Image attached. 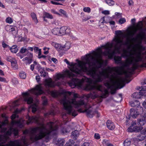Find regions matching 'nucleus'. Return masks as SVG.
I'll return each mask as SVG.
<instances>
[{
  "instance_id": "f257e3e1",
  "label": "nucleus",
  "mask_w": 146,
  "mask_h": 146,
  "mask_svg": "<svg viewBox=\"0 0 146 146\" xmlns=\"http://www.w3.org/2000/svg\"><path fill=\"white\" fill-rule=\"evenodd\" d=\"M105 45L102 46L101 47L97 49V51H95L96 52H98V49L100 48L102 51L101 54V58L102 63L100 66L99 64L96 62V65L93 66V67L95 69L96 76H98L102 78L101 81L99 82H95V79H93L94 85H87L85 89L86 90H92L91 92L88 94L86 97L87 98H91L92 99H94L96 98L99 97L100 98H104L107 94H108V90L104 88L102 85L98 84L97 83L103 81L104 78H107L108 80L104 82V85L107 88L111 90V94H114L118 88L120 89L124 87L125 84V82L128 83L130 81H128L127 78L133 74L134 70L136 69L139 66V62L141 61L138 62V66L135 68V66H133L132 62L130 64H126L127 60L130 57V56H123V51L126 49H123L122 56L124 58H127L125 61L122 63L121 60V57L119 56H115L114 57L115 63L117 64H121L122 66L120 67L117 66L116 67H111L108 66L106 68H101L100 70V68H102L104 65V67L107 65V61H104L102 59V55L105 56H108L109 58H112L113 55L116 53H120V49H120V52H115L113 55V56L110 58L108 55L104 54V53L106 51V49L103 46Z\"/></svg>"
},
{
  "instance_id": "f03ea898",
  "label": "nucleus",
  "mask_w": 146,
  "mask_h": 146,
  "mask_svg": "<svg viewBox=\"0 0 146 146\" xmlns=\"http://www.w3.org/2000/svg\"><path fill=\"white\" fill-rule=\"evenodd\" d=\"M142 21L138 23L136 27L133 28L132 31H129L126 38L127 41H123L124 35L120 31H116V35L113 39V42H108L104 46L106 51L104 53L111 57L115 52H120V49L124 46H127V49L124 50L123 56H130L127 60L126 64L133 63L135 68L138 66V62L143 61V57L141 51L145 49L141 45L142 40L146 42V36L144 31Z\"/></svg>"
},
{
  "instance_id": "7ed1b4c3",
  "label": "nucleus",
  "mask_w": 146,
  "mask_h": 146,
  "mask_svg": "<svg viewBox=\"0 0 146 146\" xmlns=\"http://www.w3.org/2000/svg\"><path fill=\"white\" fill-rule=\"evenodd\" d=\"M98 52H96L93 51L91 54H86L82 59V61L76 60L77 63H71L70 64L67 59L64 60L69 66L70 71L76 74H80L82 72H86L88 75L95 79V82H99L101 81L102 78L96 76L95 74L96 70L93 66L96 65V62L100 64V67L102 63V61L101 58L102 51L100 48L98 49Z\"/></svg>"
},
{
  "instance_id": "20e7f679",
  "label": "nucleus",
  "mask_w": 146,
  "mask_h": 146,
  "mask_svg": "<svg viewBox=\"0 0 146 146\" xmlns=\"http://www.w3.org/2000/svg\"><path fill=\"white\" fill-rule=\"evenodd\" d=\"M41 118L37 116H33L31 117H28V119L27 121V123L28 125L29 123L34 122L40 125L33 128L31 131L32 133L34 135L31 137V139H34L35 141L45 137L46 140L49 138V134L52 133L53 134L57 133V130L58 129L57 125H56L52 122L48 123L46 127L40 122Z\"/></svg>"
},
{
  "instance_id": "39448f33",
  "label": "nucleus",
  "mask_w": 146,
  "mask_h": 146,
  "mask_svg": "<svg viewBox=\"0 0 146 146\" xmlns=\"http://www.w3.org/2000/svg\"><path fill=\"white\" fill-rule=\"evenodd\" d=\"M71 93V92H66L63 95V98L60 100V102L61 104H63L67 114L75 116L78 114L77 112L74 109L73 107L77 108L83 105L86 106V104L82 100L78 102L76 101L75 98L78 97V94H74V98H70L69 96Z\"/></svg>"
},
{
  "instance_id": "423d86ee",
  "label": "nucleus",
  "mask_w": 146,
  "mask_h": 146,
  "mask_svg": "<svg viewBox=\"0 0 146 146\" xmlns=\"http://www.w3.org/2000/svg\"><path fill=\"white\" fill-rule=\"evenodd\" d=\"M2 125H0V129L1 128ZM6 128L2 129L1 132L4 133L3 135H0V146H22L23 144L26 145L27 141L25 138H23L21 140H16L14 141H11L8 144L3 145L5 142L9 138L8 136L10 135L13 131L15 136H16L18 133V130L16 128H13L11 127L7 131Z\"/></svg>"
},
{
  "instance_id": "0eeeda50",
  "label": "nucleus",
  "mask_w": 146,
  "mask_h": 146,
  "mask_svg": "<svg viewBox=\"0 0 146 146\" xmlns=\"http://www.w3.org/2000/svg\"><path fill=\"white\" fill-rule=\"evenodd\" d=\"M43 93L42 88L40 85L36 86L35 88L32 89L28 92L22 94L24 101L28 104L33 102V99L31 97V94H34L36 96L40 95Z\"/></svg>"
},
{
  "instance_id": "6e6552de",
  "label": "nucleus",
  "mask_w": 146,
  "mask_h": 146,
  "mask_svg": "<svg viewBox=\"0 0 146 146\" xmlns=\"http://www.w3.org/2000/svg\"><path fill=\"white\" fill-rule=\"evenodd\" d=\"M23 109H24L23 108H21L20 110L16 109L14 113L11 116V119L12 120L11 123L12 125H16L20 128H22L23 126L25 120L21 118L19 120L17 121L14 120L16 117H18V115H17V113H20Z\"/></svg>"
},
{
  "instance_id": "1a4fd4ad",
  "label": "nucleus",
  "mask_w": 146,
  "mask_h": 146,
  "mask_svg": "<svg viewBox=\"0 0 146 146\" xmlns=\"http://www.w3.org/2000/svg\"><path fill=\"white\" fill-rule=\"evenodd\" d=\"M92 82V80L86 77L83 78L81 80L73 78L72 80L69 82V84L71 88H74L76 86L81 87L82 83L84 82H86L91 83Z\"/></svg>"
},
{
  "instance_id": "9d476101",
  "label": "nucleus",
  "mask_w": 146,
  "mask_h": 146,
  "mask_svg": "<svg viewBox=\"0 0 146 146\" xmlns=\"http://www.w3.org/2000/svg\"><path fill=\"white\" fill-rule=\"evenodd\" d=\"M75 76V74L72 72L70 70H66L63 74H57L55 78V80L57 81L61 78H63L64 77L66 76L70 78H72Z\"/></svg>"
},
{
  "instance_id": "9b49d317",
  "label": "nucleus",
  "mask_w": 146,
  "mask_h": 146,
  "mask_svg": "<svg viewBox=\"0 0 146 146\" xmlns=\"http://www.w3.org/2000/svg\"><path fill=\"white\" fill-rule=\"evenodd\" d=\"M60 35H64L65 34L71 35V30L69 27H62L59 30Z\"/></svg>"
},
{
  "instance_id": "f8f14e48",
  "label": "nucleus",
  "mask_w": 146,
  "mask_h": 146,
  "mask_svg": "<svg viewBox=\"0 0 146 146\" xmlns=\"http://www.w3.org/2000/svg\"><path fill=\"white\" fill-rule=\"evenodd\" d=\"M45 86L46 87H53L55 86L54 83L52 81L51 79H49L45 80Z\"/></svg>"
},
{
  "instance_id": "ddd939ff",
  "label": "nucleus",
  "mask_w": 146,
  "mask_h": 146,
  "mask_svg": "<svg viewBox=\"0 0 146 146\" xmlns=\"http://www.w3.org/2000/svg\"><path fill=\"white\" fill-rule=\"evenodd\" d=\"M86 112L87 115L90 117H92V115L95 114H98V112L96 111H94L91 108H89V109H86L85 111L82 112Z\"/></svg>"
},
{
  "instance_id": "4468645a",
  "label": "nucleus",
  "mask_w": 146,
  "mask_h": 146,
  "mask_svg": "<svg viewBox=\"0 0 146 146\" xmlns=\"http://www.w3.org/2000/svg\"><path fill=\"white\" fill-rule=\"evenodd\" d=\"M146 123L145 119L144 117L141 116L137 120V124L140 126L144 125Z\"/></svg>"
},
{
  "instance_id": "2eb2a0df",
  "label": "nucleus",
  "mask_w": 146,
  "mask_h": 146,
  "mask_svg": "<svg viewBox=\"0 0 146 146\" xmlns=\"http://www.w3.org/2000/svg\"><path fill=\"white\" fill-rule=\"evenodd\" d=\"M130 114L131 116L133 118H136L139 115V113L135 109H131L130 111Z\"/></svg>"
},
{
  "instance_id": "dca6fc26",
  "label": "nucleus",
  "mask_w": 146,
  "mask_h": 146,
  "mask_svg": "<svg viewBox=\"0 0 146 146\" xmlns=\"http://www.w3.org/2000/svg\"><path fill=\"white\" fill-rule=\"evenodd\" d=\"M144 94L143 93V92L141 91H140L139 92H135L132 95V97L133 98L136 99H139L141 98L142 96Z\"/></svg>"
},
{
  "instance_id": "f3484780",
  "label": "nucleus",
  "mask_w": 146,
  "mask_h": 146,
  "mask_svg": "<svg viewBox=\"0 0 146 146\" xmlns=\"http://www.w3.org/2000/svg\"><path fill=\"white\" fill-rule=\"evenodd\" d=\"M106 125L108 128L110 130H113L115 128V125L110 120L107 121Z\"/></svg>"
},
{
  "instance_id": "a211bd4d",
  "label": "nucleus",
  "mask_w": 146,
  "mask_h": 146,
  "mask_svg": "<svg viewBox=\"0 0 146 146\" xmlns=\"http://www.w3.org/2000/svg\"><path fill=\"white\" fill-rule=\"evenodd\" d=\"M5 30L9 32H13V33L14 32H15V31L14 30L15 29L11 25H7L5 28Z\"/></svg>"
},
{
  "instance_id": "6ab92c4d",
  "label": "nucleus",
  "mask_w": 146,
  "mask_h": 146,
  "mask_svg": "<svg viewBox=\"0 0 146 146\" xmlns=\"http://www.w3.org/2000/svg\"><path fill=\"white\" fill-rule=\"evenodd\" d=\"M130 105L133 107L138 106H139L140 103L137 100H135L134 101H131L129 102Z\"/></svg>"
},
{
  "instance_id": "aec40b11",
  "label": "nucleus",
  "mask_w": 146,
  "mask_h": 146,
  "mask_svg": "<svg viewBox=\"0 0 146 146\" xmlns=\"http://www.w3.org/2000/svg\"><path fill=\"white\" fill-rule=\"evenodd\" d=\"M70 45L71 44L70 42H66L64 46H62V50H66L69 49L70 48Z\"/></svg>"
},
{
  "instance_id": "412c9836",
  "label": "nucleus",
  "mask_w": 146,
  "mask_h": 146,
  "mask_svg": "<svg viewBox=\"0 0 146 146\" xmlns=\"http://www.w3.org/2000/svg\"><path fill=\"white\" fill-rule=\"evenodd\" d=\"M17 61L15 60L11 63L12 68L14 70H17L18 68V65L17 64Z\"/></svg>"
},
{
  "instance_id": "4be33fe9",
  "label": "nucleus",
  "mask_w": 146,
  "mask_h": 146,
  "mask_svg": "<svg viewBox=\"0 0 146 146\" xmlns=\"http://www.w3.org/2000/svg\"><path fill=\"white\" fill-rule=\"evenodd\" d=\"M139 140L140 141L143 140L146 137V134L144 132V133H142V131H141V133L138 137Z\"/></svg>"
},
{
  "instance_id": "5701e85b",
  "label": "nucleus",
  "mask_w": 146,
  "mask_h": 146,
  "mask_svg": "<svg viewBox=\"0 0 146 146\" xmlns=\"http://www.w3.org/2000/svg\"><path fill=\"white\" fill-rule=\"evenodd\" d=\"M31 16L34 22L35 23H37L38 22V21L36 14L34 13H32L31 14Z\"/></svg>"
},
{
  "instance_id": "b1692460",
  "label": "nucleus",
  "mask_w": 146,
  "mask_h": 146,
  "mask_svg": "<svg viewBox=\"0 0 146 146\" xmlns=\"http://www.w3.org/2000/svg\"><path fill=\"white\" fill-rule=\"evenodd\" d=\"M10 49L11 52L14 53H16L18 51L17 46L16 45H14L12 46L10 48Z\"/></svg>"
},
{
  "instance_id": "393cba45",
  "label": "nucleus",
  "mask_w": 146,
  "mask_h": 146,
  "mask_svg": "<svg viewBox=\"0 0 146 146\" xmlns=\"http://www.w3.org/2000/svg\"><path fill=\"white\" fill-rule=\"evenodd\" d=\"M38 71L40 74V76L43 77H45L47 74L48 73L45 72L43 68H41L39 69Z\"/></svg>"
},
{
  "instance_id": "a878e982",
  "label": "nucleus",
  "mask_w": 146,
  "mask_h": 146,
  "mask_svg": "<svg viewBox=\"0 0 146 146\" xmlns=\"http://www.w3.org/2000/svg\"><path fill=\"white\" fill-rule=\"evenodd\" d=\"M135 110H137L139 115L142 114L143 112V108L140 106H137Z\"/></svg>"
},
{
  "instance_id": "bb28decb",
  "label": "nucleus",
  "mask_w": 146,
  "mask_h": 146,
  "mask_svg": "<svg viewBox=\"0 0 146 146\" xmlns=\"http://www.w3.org/2000/svg\"><path fill=\"white\" fill-rule=\"evenodd\" d=\"M52 33L55 35H59V29L58 28H55L52 31Z\"/></svg>"
},
{
  "instance_id": "cd10ccee",
  "label": "nucleus",
  "mask_w": 146,
  "mask_h": 146,
  "mask_svg": "<svg viewBox=\"0 0 146 146\" xmlns=\"http://www.w3.org/2000/svg\"><path fill=\"white\" fill-rule=\"evenodd\" d=\"M72 135L73 137V139H76V137L78 136L79 135L78 131L77 130H75L72 132Z\"/></svg>"
},
{
  "instance_id": "c85d7f7f",
  "label": "nucleus",
  "mask_w": 146,
  "mask_h": 146,
  "mask_svg": "<svg viewBox=\"0 0 146 146\" xmlns=\"http://www.w3.org/2000/svg\"><path fill=\"white\" fill-rule=\"evenodd\" d=\"M74 144V142L72 140H70L67 142L65 145V146H72Z\"/></svg>"
},
{
  "instance_id": "c756f323",
  "label": "nucleus",
  "mask_w": 146,
  "mask_h": 146,
  "mask_svg": "<svg viewBox=\"0 0 146 146\" xmlns=\"http://www.w3.org/2000/svg\"><path fill=\"white\" fill-rule=\"evenodd\" d=\"M44 18H45L46 17L50 19H52L53 18V17L52 16V15H50L49 13H44Z\"/></svg>"
},
{
  "instance_id": "7c9ffc66",
  "label": "nucleus",
  "mask_w": 146,
  "mask_h": 146,
  "mask_svg": "<svg viewBox=\"0 0 146 146\" xmlns=\"http://www.w3.org/2000/svg\"><path fill=\"white\" fill-rule=\"evenodd\" d=\"M131 141L128 139H126L124 142V146H129L131 144Z\"/></svg>"
},
{
  "instance_id": "2f4dec72",
  "label": "nucleus",
  "mask_w": 146,
  "mask_h": 146,
  "mask_svg": "<svg viewBox=\"0 0 146 146\" xmlns=\"http://www.w3.org/2000/svg\"><path fill=\"white\" fill-rule=\"evenodd\" d=\"M42 98L43 101V106L46 105L47 104L48 101L45 96H42Z\"/></svg>"
},
{
  "instance_id": "473e14b6",
  "label": "nucleus",
  "mask_w": 146,
  "mask_h": 146,
  "mask_svg": "<svg viewBox=\"0 0 146 146\" xmlns=\"http://www.w3.org/2000/svg\"><path fill=\"white\" fill-rule=\"evenodd\" d=\"M20 77L22 79H25L26 77V74L25 72H21L19 74Z\"/></svg>"
},
{
  "instance_id": "72a5a7b5",
  "label": "nucleus",
  "mask_w": 146,
  "mask_h": 146,
  "mask_svg": "<svg viewBox=\"0 0 146 146\" xmlns=\"http://www.w3.org/2000/svg\"><path fill=\"white\" fill-rule=\"evenodd\" d=\"M54 46L56 49L58 50L59 49L62 50V46H61L60 44H59L55 43Z\"/></svg>"
},
{
  "instance_id": "f704fd0d",
  "label": "nucleus",
  "mask_w": 146,
  "mask_h": 146,
  "mask_svg": "<svg viewBox=\"0 0 146 146\" xmlns=\"http://www.w3.org/2000/svg\"><path fill=\"white\" fill-rule=\"evenodd\" d=\"M106 3L109 5L111 6L114 4L113 0H105Z\"/></svg>"
},
{
  "instance_id": "c9c22d12",
  "label": "nucleus",
  "mask_w": 146,
  "mask_h": 146,
  "mask_svg": "<svg viewBox=\"0 0 146 146\" xmlns=\"http://www.w3.org/2000/svg\"><path fill=\"white\" fill-rule=\"evenodd\" d=\"M133 129L134 132H138L141 129L142 127L136 126L133 127Z\"/></svg>"
},
{
  "instance_id": "e433bc0d",
  "label": "nucleus",
  "mask_w": 146,
  "mask_h": 146,
  "mask_svg": "<svg viewBox=\"0 0 146 146\" xmlns=\"http://www.w3.org/2000/svg\"><path fill=\"white\" fill-rule=\"evenodd\" d=\"M23 61L27 60V62L29 64L31 63L32 61V59L29 58L28 57H26L23 59Z\"/></svg>"
},
{
  "instance_id": "4c0bfd02",
  "label": "nucleus",
  "mask_w": 146,
  "mask_h": 146,
  "mask_svg": "<svg viewBox=\"0 0 146 146\" xmlns=\"http://www.w3.org/2000/svg\"><path fill=\"white\" fill-rule=\"evenodd\" d=\"M19 104L18 102V100H17L13 103L12 106L14 108L19 106Z\"/></svg>"
},
{
  "instance_id": "58836bf2",
  "label": "nucleus",
  "mask_w": 146,
  "mask_h": 146,
  "mask_svg": "<svg viewBox=\"0 0 146 146\" xmlns=\"http://www.w3.org/2000/svg\"><path fill=\"white\" fill-rule=\"evenodd\" d=\"M51 94L53 97H56L58 96V92L56 91H52L51 92Z\"/></svg>"
},
{
  "instance_id": "ea45409f",
  "label": "nucleus",
  "mask_w": 146,
  "mask_h": 146,
  "mask_svg": "<svg viewBox=\"0 0 146 146\" xmlns=\"http://www.w3.org/2000/svg\"><path fill=\"white\" fill-rule=\"evenodd\" d=\"M7 61L10 62H11V63H12V62H13L15 60V59L14 58H12L11 56H9L7 57Z\"/></svg>"
},
{
  "instance_id": "a19ab883",
  "label": "nucleus",
  "mask_w": 146,
  "mask_h": 146,
  "mask_svg": "<svg viewBox=\"0 0 146 146\" xmlns=\"http://www.w3.org/2000/svg\"><path fill=\"white\" fill-rule=\"evenodd\" d=\"M83 11L89 13L90 12L91 9L89 7H85L83 8Z\"/></svg>"
},
{
  "instance_id": "79ce46f5",
  "label": "nucleus",
  "mask_w": 146,
  "mask_h": 146,
  "mask_svg": "<svg viewBox=\"0 0 146 146\" xmlns=\"http://www.w3.org/2000/svg\"><path fill=\"white\" fill-rule=\"evenodd\" d=\"M126 22V20L124 18H121L119 19V23L120 24L124 23Z\"/></svg>"
},
{
  "instance_id": "37998d69",
  "label": "nucleus",
  "mask_w": 146,
  "mask_h": 146,
  "mask_svg": "<svg viewBox=\"0 0 146 146\" xmlns=\"http://www.w3.org/2000/svg\"><path fill=\"white\" fill-rule=\"evenodd\" d=\"M64 141L63 139H60L58 141V144L60 145V146H62L64 143Z\"/></svg>"
},
{
  "instance_id": "c03bdc74",
  "label": "nucleus",
  "mask_w": 146,
  "mask_h": 146,
  "mask_svg": "<svg viewBox=\"0 0 146 146\" xmlns=\"http://www.w3.org/2000/svg\"><path fill=\"white\" fill-rule=\"evenodd\" d=\"M6 21L7 23L10 24L13 22V21L11 18L9 17L6 19Z\"/></svg>"
},
{
  "instance_id": "a18cd8bd",
  "label": "nucleus",
  "mask_w": 146,
  "mask_h": 146,
  "mask_svg": "<svg viewBox=\"0 0 146 146\" xmlns=\"http://www.w3.org/2000/svg\"><path fill=\"white\" fill-rule=\"evenodd\" d=\"M37 105L35 104L32 106V111L33 113L35 112L36 110Z\"/></svg>"
},
{
  "instance_id": "49530a36",
  "label": "nucleus",
  "mask_w": 146,
  "mask_h": 146,
  "mask_svg": "<svg viewBox=\"0 0 146 146\" xmlns=\"http://www.w3.org/2000/svg\"><path fill=\"white\" fill-rule=\"evenodd\" d=\"M27 50V49L24 47H22L21 49L20 52L21 53H24L26 52Z\"/></svg>"
},
{
  "instance_id": "de8ad7c7",
  "label": "nucleus",
  "mask_w": 146,
  "mask_h": 146,
  "mask_svg": "<svg viewBox=\"0 0 146 146\" xmlns=\"http://www.w3.org/2000/svg\"><path fill=\"white\" fill-rule=\"evenodd\" d=\"M133 127L130 126L127 129V131L129 132H134Z\"/></svg>"
},
{
  "instance_id": "09e8293b",
  "label": "nucleus",
  "mask_w": 146,
  "mask_h": 146,
  "mask_svg": "<svg viewBox=\"0 0 146 146\" xmlns=\"http://www.w3.org/2000/svg\"><path fill=\"white\" fill-rule=\"evenodd\" d=\"M100 22L101 23H107L108 22L105 21V17H102L100 21Z\"/></svg>"
},
{
  "instance_id": "8fccbe9b",
  "label": "nucleus",
  "mask_w": 146,
  "mask_h": 146,
  "mask_svg": "<svg viewBox=\"0 0 146 146\" xmlns=\"http://www.w3.org/2000/svg\"><path fill=\"white\" fill-rule=\"evenodd\" d=\"M59 12L61 13L63 15H64L66 17H67L66 11H65L64 10H62V9H60L59 10Z\"/></svg>"
},
{
  "instance_id": "3c124183",
  "label": "nucleus",
  "mask_w": 146,
  "mask_h": 146,
  "mask_svg": "<svg viewBox=\"0 0 146 146\" xmlns=\"http://www.w3.org/2000/svg\"><path fill=\"white\" fill-rule=\"evenodd\" d=\"M102 13L105 15H109L110 13V11L108 10H104L102 11Z\"/></svg>"
},
{
  "instance_id": "603ef678",
  "label": "nucleus",
  "mask_w": 146,
  "mask_h": 146,
  "mask_svg": "<svg viewBox=\"0 0 146 146\" xmlns=\"http://www.w3.org/2000/svg\"><path fill=\"white\" fill-rule=\"evenodd\" d=\"M94 137L96 139H99L100 138V136L98 133H96L94 135Z\"/></svg>"
},
{
  "instance_id": "864d4df0",
  "label": "nucleus",
  "mask_w": 146,
  "mask_h": 146,
  "mask_svg": "<svg viewBox=\"0 0 146 146\" xmlns=\"http://www.w3.org/2000/svg\"><path fill=\"white\" fill-rule=\"evenodd\" d=\"M27 56H28L29 58L32 59L33 58V54L31 53L28 52L27 54Z\"/></svg>"
},
{
  "instance_id": "5fc2aeb1",
  "label": "nucleus",
  "mask_w": 146,
  "mask_h": 146,
  "mask_svg": "<svg viewBox=\"0 0 146 146\" xmlns=\"http://www.w3.org/2000/svg\"><path fill=\"white\" fill-rule=\"evenodd\" d=\"M91 18V17L90 16H89L87 17L86 18H85L84 19H83L82 20V22L86 21L90 19Z\"/></svg>"
},
{
  "instance_id": "6e6d98bb",
  "label": "nucleus",
  "mask_w": 146,
  "mask_h": 146,
  "mask_svg": "<svg viewBox=\"0 0 146 146\" xmlns=\"http://www.w3.org/2000/svg\"><path fill=\"white\" fill-rule=\"evenodd\" d=\"M2 46L4 48H7L8 46L6 44L4 41L2 42Z\"/></svg>"
},
{
  "instance_id": "4d7b16f0",
  "label": "nucleus",
  "mask_w": 146,
  "mask_h": 146,
  "mask_svg": "<svg viewBox=\"0 0 146 146\" xmlns=\"http://www.w3.org/2000/svg\"><path fill=\"white\" fill-rule=\"evenodd\" d=\"M51 3L52 4L55 5H61L62 4L60 3H58L54 1H51Z\"/></svg>"
},
{
  "instance_id": "13d9d810",
  "label": "nucleus",
  "mask_w": 146,
  "mask_h": 146,
  "mask_svg": "<svg viewBox=\"0 0 146 146\" xmlns=\"http://www.w3.org/2000/svg\"><path fill=\"white\" fill-rule=\"evenodd\" d=\"M0 81L4 82H7L5 78L1 77H0Z\"/></svg>"
},
{
  "instance_id": "bf43d9fd",
  "label": "nucleus",
  "mask_w": 146,
  "mask_h": 146,
  "mask_svg": "<svg viewBox=\"0 0 146 146\" xmlns=\"http://www.w3.org/2000/svg\"><path fill=\"white\" fill-rule=\"evenodd\" d=\"M115 15L117 17H120L121 16V14L120 13H119L116 12V13H115Z\"/></svg>"
},
{
  "instance_id": "052dcab7",
  "label": "nucleus",
  "mask_w": 146,
  "mask_h": 146,
  "mask_svg": "<svg viewBox=\"0 0 146 146\" xmlns=\"http://www.w3.org/2000/svg\"><path fill=\"white\" fill-rule=\"evenodd\" d=\"M51 60L52 61H53V62L55 63H56L57 62V59H56V58H52L51 59Z\"/></svg>"
},
{
  "instance_id": "680f3d73",
  "label": "nucleus",
  "mask_w": 146,
  "mask_h": 146,
  "mask_svg": "<svg viewBox=\"0 0 146 146\" xmlns=\"http://www.w3.org/2000/svg\"><path fill=\"white\" fill-rule=\"evenodd\" d=\"M137 125V123L135 121H133L131 123V126L133 127V126H135V125Z\"/></svg>"
},
{
  "instance_id": "e2e57ef3",
  "label": "nucleus",
  "mask_w": 146,
  "mask_h": 146,
  "mask_svg": "<svg viewBox=\"0 0 146 146\" xmlns=\"http://www.w3.org/2000/svg\"><path fill=\"white\" fill-rule=\"evenodd\" d=\"M35 66L34 64H32L30 66V69L32 71H33L34 70Z\"/></svg>"
},
{
  "instance_id": "0e129e2a",
  "label": "nucleus",
  "mask_w": 146,
  "mask_h": 146,
  "mask_svg": "<svg viewBox=\"0 0 146 146\" xmlns=\"http://www.w3.org/2000/svg\"><path fill=\"white\" fill-rule=\"evenodd\" d=\"M133 2L132 0H130L129 1V4L130 6L133 5Z\"/></svg>"
},
{
  "instance_id": "69168bd1",
  "label": "nucleus",
  "mask_w": 146,
  "mask_h": 146,
  "mask_svg": "<svg viewBox=\"0 0 146 146\" xmlns=\"http://www.w3.org/2000/svg\"><path fill=\"white\" fill-rule=\"evenodd\" d=\"M48 30H47L44 31V33L45 35H49Z\"/></svg>"
},
{
  "instance_id": "338daca9",
  "label": "nucleus",
  "mask_w": 146,
  "mask_h": 146,
  "mask_svg": "<svg viewBox=\"0 0 146 146\" xmlns=\"http://www.w3.org/2000/svg\"><path fill=\"white\" fill-rule=\"evenodd\" d=\"M135 19H131V21L132 25H134L135 24Z\"/></svg>"
},
{
  "instance_id": "774afa93",
  "label": "nucleus",
  "mask_w": 146,
  "mask_h": 146,
  "mask_svg": "<svg viewBox=\"0 0 146 146\" xmlns=\"http://www.w3.org/2000/svg\"><path fill=\"white\" fill-rule=\"evenodd\" d=\"M82 146H89V143H84Z\"/></svg>"
}]
</instances>
